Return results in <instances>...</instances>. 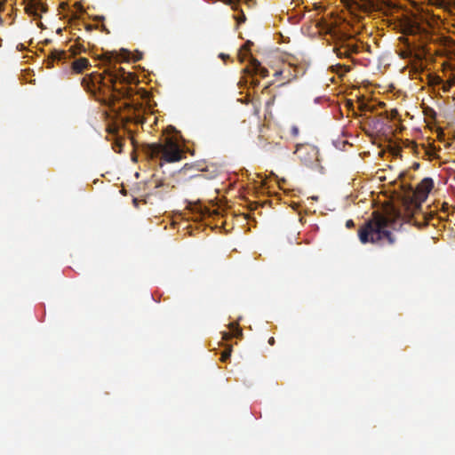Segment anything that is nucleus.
Listing matches in <instances>:
<instances>
[{"mask_svg":"<svg viewBox=\"0 0 455 455\" xmlns=\"http://www.w3.org/2000/svg\"><path fill=\"white\" fill-rule=\"evenodd\" d=\"M102 61L107 66L104 74L109 77L108 84L105 82L104 75L93 72L81 80V85L97 100L104 104H110L114 98L113 92H116L115 84L117 81L130 84L133 80V76L131 73H126L124 68H117L116 65H112V59L109 56L104 55Z\"/></svg>","mask_w":455,"mask_h":455,"instance_id":"nucleus-1","label":"nucleus"},{"mask_svg":"<svg viewBox=\"0 0 455 455\" xmlns=\"http://www.w3.org/2000/svg\"><path fill=\"white\" fill-rule=\"evenodd\" d=\"M399 216L394 208L385 213L374 212L372 217L358 229V236L362 243H377L393 245L396 242L395 235L388 230L395 217Z\"/></svg>","mask_w":455,"mask_h":455,"instance_id":"nucleus-2","label":"nucleus"},{"mask_svg":"<svg viewBox=\"0 0 455 455\" xmlns=\"http://www.w3.org/2000/svg\"><path fill=\"white\" fill-rule=\"evenodd\" d=\"M433 187L434 181L431 178L423 179L415 188L410 184L402 182L403 195L401 201L406 211L413 213L419 210L422 202L427 198Z\"/></svg>","mask_w":455,"mask_h":455,"instance_id":"nucleus-3","label":"nucleus"},{"mask_svg":"<svg viewBox=\"0 0 455 455\" xmlns=\"http://www.w3.org/2000/svg\"><path fill=\"white\" fill-rule=\"evenodd\" d=\"M142 150L149 158L160 156L167 163L178 162L183 156L179 145L172 138H166L164 143H146L142 146Z\"/></svg>","mask_w":455,"mask_h":455,"instance_id":"nucleus-4","label":"nucleus"},{"mask_svg":"<svg viewBox=\"0 0 455 455\" xmlns=\"http://www.w3.org/2000/svg\"><path fill=\"white\" fill-rule=\"evenodd\" d=\"M80 37L77 38L75 45L71 46L69 51L52 50L49 55L52 61H65L68 58L74 57L81 52H85V47L79 43Z\"/></svg>","mask_w":455,"mask_h":455,"instance_id":"nucleus-5","label":"nucleus"},{"mask_svg":"<svg viewBox=\"0 0 455 455\" xmlns=\"http://www.w3.org/2000/svg\"><path fill=\"white\" fill-rule=\"evenodd\" d=\"M294 154L305 165L307 166L313 164L315 160H316L315 149L308 145L297 146Z\"/></svg>","mask_w":455,"mask_h":455,"instance_id":"nucleus-6","label":"nucleus"},{"mask_svg":"<svg viewBox=\"0 0 455 455\" xmlns=\"http://www.w3.org/2000/svg\"><path fill=\"white\" fill-rule=\"evenodd\" d=\"M123 128L129 133L132 134V131L128 128L129 124H143L145 118L140 115V109L132 108V113L126 116L121 118Z\"/></svg>","mask_w":455,"mask_h":455,"instance_id":"nucleus-7","label":"nucleus"},{"mask_svg":"<svg viewBox=\"0 0 455 455\" xmlns=\"http://www.w3.org/2000/svg\"><path fill=\"white\" fill-rule=\"evenodd\" d=\"M90 62L86 58L75 60L71 64L72 71L76 74H81L90 67Z\"/></svg>","mask_w":455,"mask_h":455,"instance_id":"nucleus-8","label":"nucleus"},{"mask_svg":"<svg viewBox=\"0 0 455 455\" xmlns=\"http://www.w3.org/2000/svg\"><path fill=\"white\" fill-rule=\"evenodd\" d=\"M108 132L115 135V141L113 143L114 150L117 153H121L124 147V139L117 136V128H109Z\"/></svg>","mask_w":455,"mask_h":455,"instance_id":"nucleus-9","label":"nucleus"},{"mask_svg":"<svg viewBox=\"0 0 455 455\" xmlns=\"http://www.w3.org/2000/svg\"><path fill=\"white\" fill-rule=\"evenodd\" d=\"M251 64L253 69V72L256 75H259L261 77H267L268 76V70L262 67L260 62L257 60L256 59H251Z\"/></svg>","mask_w":455,"mask_h":455,"instance_id":"nucleus-10","label":"nucleus"},{"mask_svg":"<svg viewBox=\"0 0 455 455\" xmlns=\"http://www.w3.org/2000/svg\"><path fill=\"white\" fill-rule=\"evenodd\" d=\"M334 51L337 53V56L339 58H350L351 57V54L346 48V45L343 44V43L339 46L336 47L334 49Z\"/></svg>","mask_w":455,"mask_h":455,"instance_id":"nucleus-11","label":"nucleus"},{"mask_svg":"<svg viewBox=\"0 0 455 455\" xmlns=\"http://www.w3.org/2000/svg\"><path fill=\"white\" fill-rule=\"evenodd\" d=\"M39 5H41V3L39 1L30 3L26 6V12L28 14L36 15Z\"/></svg>","mask_w":455,"mask_h":455,"instance_id":"nucleus-12","label":"nucleus"},{"mask_svg":"<svg viewBox=\"0 0 455 455\" xmlns=\"http://www.w3.org/2000/svg\"><path fill=\"white\" fill-rule=\"evenodd\" d=\"M228 327L235 337L238 338L243 335L242 329L239 327L237 323H231Z\"/></svg>","mask_w":455,"mask_h":455,"instance_id":"nucleus-13","label":"nucleus"},{"mask_svg":"<svg viewBox=\"0 0 455 455\" xmlns=\"http://www.w3.org/2000/svg\"><path fill=\"white\" fill-rule=\"evenodd\" d=\"M343 44L346 45V48L347 49L351 55L359 52V47L357 44L349 42H344Z\"/></svg>","mask_w":455,"mask_h":455,"instance_id":"nucleus-14","label":"nucleus"},{"mask_svg":"<svg viewBox=\"0 0 455 455\" xmlns=\"http://www.w3.org/2000/svg\"><path fill=\"white\" fill-rule=\"evenodd\" d=\"M225 4L231 6L234 11L239 10V3L241 0H222Z\"/></svg>","mask_w":455,"mask_h":455,"instance_id":"nucleus-15","label":"nucleus"},{"mask_svg":"<svg viewBox=\"0 0 455 455\" xmlns=\"http://www.w3.org/2000/svg\"><path fill=\"white\" fill-rule=\"evenodd\" d=\"M231 347L226 348L222 353L220 356V361L223 363H226L231 356Z\"/></svg>","mask_w":455,"mask_h":455,"instance_id":"nucleus-16","label":"nucleus"},{"mask_svg":"<svg viewBox=\"0 0 455 455\" xmlns=\"http://www.w3.org/2000/svg\"><path fill=\"white\" fill-rule=\"evenodd\" d=\"M234 19L236 20L237 24L240 25L246 20L245 14L242 10H239V13L234 16Z\"/></svg>","mask_w":455,"mask_h":455,"instance_id":"nucleus-17","label":"nucleus"},{"mask_svg":"<svg viewBox=\"0 0 455 455\" xmlns=\"http://www.w3.org/2000/svg\"><path fill=\"white\" fill-rule=\"evenodd\" d=\"M454 84H455V79L454 78L450 79L449 81L443 83V88H442L443 91L444 92H448L451 90V88L454 85Z\"/></svg>","mask_w":455,"mask_h":455,"instance_id":"nucleus-18","label":"nucleus"},{"mask_svg":"<svg viewBox=\"0 0 455 455\" xmlns=\"http://www.w3.org/2000/svg\"><path fill=\"white\" fill-rule=\"evenodd\" d=\"M419 30V27L418 25H410L409 28H407V31L409 34H415Z\"/></svg>","mask_w":455,"mask_h":455,"instance_id":"nucleus-19","label":"nucleus"},{"mask_svg":"<svg viewBox=\"0 0 455 455\" xmlns=\"http://www.w3.org/2000/svg\"><path fill=\"white\" fill-rule=\"evenodd\" d=\"M74 7L76 9L77 12H83L84 10V7H83V4L79 2H76L75 4H74Z\"/></svg>","mask_w":455,"mask_h":455,"instance_id":"nucleus-20","label":"nucleus"},{"mask_svg":"<svg viewBox=\"0 0 455 455\" xmlns=\"http://www.w3.org/2000/svg\"><path fill=\"white\" fill-rule=\"evenodd\" d=\"M291 134L292 136H298L299 134V128L297 126H292L291 129Z\"/></svg>","mask_w":455,"mask_h":455,"instance_id":"nucleus-21","label":"nucleus"},{"mask_svg":"<svg viewBox=\"0 0 455 455\" xmlns=\"http://www.w3.org/2000/svg\"><path fill=\"white\" fill-rule=\"evenodd\" d=\"M84 28L86 31L91 32L96 27L91 24H84Z\"/></svg>","mask_w":455,"mask_h":455,"instance_id":"nucleus-22","label":"nucleus"},{"mask_svg":"<svg viewBox=\"0 0 455 455\" xmlns=\"http://www.w3.org/2000/svg\"><path fill=\"white\" fill-rule=\"evenodd\" d=\"M346 226L347 228H350L352 227H354V221L352 220H348L347 222H346Z\"/></svg>","mask_w":455,"mask_h":455,"instance_id":"nucleus-23","label":"nucleus"},{"mask_svg":"<svg viewBox=\"0 0 455 455\" xmlns=\"http://www.w3.org/2000/svg\"><path fill=\"white\" fill-rule=\"evenodd\" d=\"M397 115H398V112L396 109L392 110V112H391L392 118H395Z\"/></svg>","mask_w":455,"mask_h":455,"instance_id":"nucleus-24","label":"nucleus"},{"mask_svg":"<svg viewBox=\"0 0 455 455\" xmlns=\"http://www.w3.org/2000/svg\"><path fill=\"white\" fill-rule=\"evenodd\" d=\"M268 344H269V345H271V346H273V345L275 344V339H274V337L269 338V339H268Z\"/></svg>","mask_w":455,"mask_h":455,"instance_id":"nucleus-25","label":"nucleus"},{"mask_svg":"<svg viewBox=\"0 0 455 455\" xmlns=\"http://www.w3.org/2000/svg\"><path fill=\"white\" fill-rule=\"evenodd\" d=\"M119 94L122 96V97H128L127 95V92H118Z\"/></svg>","mask_w":455,"mask_h":455,"instance_id":"nucleus-26","label":"nucleus"},{"mask_svg":"<svg viewBox=\"0 0 455 455\" xmlns=\"http://www.w3.org/2000/svg\"><path fill=\"white\" fill-rule=\"evenodd\" d=\"M413 166H414V168H415V169H417V168H419V164H418V163H415V164H413Z\"/></svg>","mask_w":455,"mask_h":455,"instance_id":"nucleus-27","label":"nucleus"},{"mask_svg":"<svg viewBox=\"0 0 455 455\" xmlns=\"http://www.w3.org/2000/svg\"><path fill=\"white\" fill-rule=\"evenodd\" d=\"M252 83H253L254 86L259 84V81H253Z\"/></svg>","mask_w":455,"mask_h":455,"instance_id":"nucleus-28","label":"nucleus"},{"mask_svg":"<svg viewBox=\"0 0 455 455\" xmlns=\"http://www.w3.org/2000/svg\"><path fill=\"white\" fill-rule=\"evenodd\" d=\"M404 176H405V174H404V173H401V174H400V176H399V178H400V179H402V178H403Z\"/></svg>","mask_w":455,"mask_h":455,"instance_id":"nucleus-29","label":"nucleus"},{"mask_svg":"<svg viewBox=\"0 0 455 455\" xmlns=\"http://www.w3.org/2000/svg\"><path fill=\"white\" fill-rule=\"evenodd\" d=\"M250 44H251V43H250V41H247V43H246V44H245V46H246V50H248L247 45H249Z\"/></svg>","mask_w":455,"mask_h":455,"instance_id":"nucleus-30","label":"nucleus"},{"mask_svg":"<svg viewBox=\"0 0 455 455\" xmlns=\"http://www.w3.org/2000/svg\"><path fill=\"white\" fill-rule=\"evenodd\" d=\"M102 29L108 33V31L106 29V28L104 26H102Z\"/></svg>","mask_w":455,"mask_h":455,"instance_id":"nucleus-31","label":"nucleus"},{"mask_svg":"<svg viewBox=\"0 0 455 455\" xmlns=\"http://www.w3.org/2000/svg\"><path fill=\"white\" fill-rule=\"evenodd\" d=\"M402 40H403L404 42H406V44H408V39L402 38Z\"/></svg>","mask_w":455,"mask_h":455,"instance_id":"nucleus-32","label":"nucleus"},{"mask_svg":"<svg viewBox=\"0 0 455 455\" xmlns=\"http://www.w3.org/2000/svg\"><path fill=\"white\" fill-rule=\"evenodd\" d=\"M140 59V57H138V58H136V59H134V61H137V60H139Z\"/></svg>","mask_w":455,"mask_h":455,"instance_id":"nucleus-33","label":"nucleus"}]
</instances>
